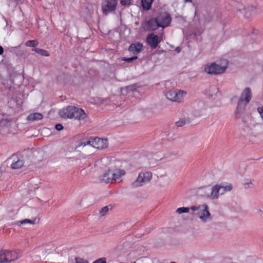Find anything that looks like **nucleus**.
Masks as SVG:
<instances>
[{
	"label": "nucleus",
	"instance_id": "f3484780",
	"mask_svg": "<svg viewBox=\"0 0 263 263\" xmlns=\"http://www.w3.org/2000/svg\"><path fill=\"white\" fill-rule=\"evenodd\" d=\"M143 50V44L139 42L131 44L128 48V50L134 54H137Z\"/></svg>",
	"mask_w": 263,
	"mask_h": 263
},
{
	"label": "nucleus",
	"instance_id": "bb28decb",
	"mask_svg": "<svg viewBox=\"0 0 263 263\" xmlns=\"http://www.w3.org/2000/svg\"><path fill=\"white\" fill-rule=\"evenodd\" d=\"M39 43L36 40H29L25 43V45L27 47H32L34 48L37 46Z\"/></svg>",
	"mask_w": 263,
	"mask_h": 263
},
{
	"label": "nucleus",
	"instance_id": "4c0bfd02",
	"mask_svg": "<svg viewBox=\"0 0 263 263\" xmlns=\"http://www.w3.org/2000/svg\"><path fill=\"white\" fill-rule=\"evenodd\" d=\"M175 51L177 52H180V51H181V49L179 47H177L175 49Z\"/></svg>",
	"mask_w": 263,
	"mask_h": 263
},
{
	"label": "nucleus",
	"instance_id": "ddd939ff",
	"mask_svg": "<svg viewBox=\"0 0 263 263\" xmlns=\"http://www.w3.org/2000/svg\"><path fill=\"white\" fill-rule=\"evenodd\" d=\"M147 30L155 31L159 28L156 18H151L144 21Z\"/></svg>",
	"mask_w": 263,
	"mask_h": 263
},
{
	"label": "nucleus",
	"instance_id": "37998d69",
	"mask_svg": "<svg viewBox=\"0 0 263 263\" xmlns=\"http://www.w3.org/2000/svg\"><path fill=\"white\" fill-rule=\"evenodd\" d=\"M165 52V51L164 50H163L160 51V52Z\"/></svg>",
	"mask_w": 263,
	"mask_h": 263
},
{
	"label": "nucleus",
	"instance_id": "58836bf2",
	"mask_svg": "<svg viewBox=\"0 0 263 263\" xmlns=\"http://www.w3.org/2000/svg\"><path fill=\"white\" fill-rule=\"evenodd\" d=\"M3 120H5V121H7V122H10L11 121V119H8V118H6V119H3Z\"/></svg>",
	"mask_w": 263,
	"mask_h": 263
},
{
	"label": "nucleus",
	"instance_id": "c03bdc74",
	"mask_svg": "<svg viewBox=\"0 0 263 263\" xmlns=\"http://www.w3.org/2000/svg\"><path fill=\"white\" fill-rule=\"evenodd\" d=\"M251 182H250V183H248L247 184L249 185V184H251Z\"/></svg>",
	"mask_w": 263,
	"mask_h": 263
},
{
	"label": "nucleus",
	"instance_id": "f257e3e1",
	"mask_svg": "<svg viewBox=\"0 0 263 263\" xmlns=\"http://www.w3.org/2000/svg\"><path fill=\"white\" fill-rule=\"evenodd\" d=\"M19 257L17 250L2 249L0 251V263L10 262L17 259Z\"/></svg>",
	"mask_w": 263,
	"mask_h": 263
},
{
	"label": "nucleus",
	"instance_id": "f03ea898",
	"mask_svg": "<svg viewBox=\"0 0 263 263\" xmlns=\"http://www.w3.org/2000/svg\"><path fill=\"white\" fill-rule=\"evenodd\" d=\"M118 0H102L101 10L103 15L106 16L114 12L118 5Z\"/></svg>",
	"mask_w": 263,
	"mask_h": 263
},
{
	"label": "nucleus",
	"instance_id": "c756f323",
	"mask_svg": "<svg viewBox=\"0 0 263 263\" xmlns=\"http://www.w3.org/2000/svg\"><path fill=\"white\" fill-rule=\"evenodd\" d=\"M186 121L187 120L185 119V118H182L180 119L179 121H177L175 123V124L177 127H181L186 124Z\"/></svg>",
	"mask_w": 263,
	"mask_h": 263
},
{
	"label": "nucleus",
	"instance_id": "7ed1b4c3",
	"mask_svg": "<svg viewBox=\"0 0 263 263\" xmlns=\"http://www.w3.org/2000/svg\"><path fill=\"white\" fill-rule=\"evenodd\" d=\"M227 68V66H221L215 62H213L205 66L204 71L208 74L217 75L224 73Z\"/></svg>",
	"mask_w": 263,
	"mask_h": 263
},
{
	"label": "nucleus",
	"instance_id": "c9c22d12",
	"mask_svg": "<svg viewBox=\"0 0 263 263\" xmlns=\"http://www.w3.org/2000/svg\"><path fill=\"white\" fill-rule=\"evenodd\" d=\"M201 209V205H199L198 206H192L191 208V210L195 211H199V209Z\"/></svg>",
	"mask_w": 263,
	"mask_h": 263
},
{
	"label": "nucleus",
	"instance_id": "f8f14e48",
	"mask_svg": "<svg viewBox=\"0 0 263 263\" xmlns=\"http://www.w3.org/2000/svg\"><path fill=\"white\" fill-rule=\"evenodd\" d=\"M247 104L242 101V99H239L235 111V117L236 118H240L244 115L245 108Z\"/></svg>",
	"mask_w": 263,
	"mask_h": 263
},
{
	"label": "nucleus",
	"instance_id": "412c9836",
	"mask_svg": "<svg viewBox=\"0 0 263 263\" xmlns=\"http://www.w3.org/2000/svg\"><path fill=\"white\" fill-rule=\"evenodd\" d=\"M43 115L39 112H34L29 114L27 117V120L30 121H38L43 119Z\"/></svg>",
	"mask_w": 263,
	"mask_h": 263
},
{
	"label": "nucleus",
	"instance_id": "2eb2a0df",
	"mask_svg": "<svg viewBox=\"0 0 263 263\" xmlns=\"http://www.w3.org/2000/svg\"><path fill=\"white\" fill-rule=\"evenodd\" d=\"M73 110H74V111H73V118L79 120H84L86 118L87 114L82 108L74 106Z\"/></svg>",
	"mask_w": 263,
	"mask_h": 263
},
{
	"label": "nucleus",
	"instance_id": "0eeeda50",
	"mask_svg": "<svg viewBox=\"0 0 263 263\" xmlns=\"http://www.w3.org/2000/svg\"><path fill=\"white\" fill-rule=\"evenodd\" d=\"M146 41L152 49H156L161 42V39L158 35L151 33L147 35Z\"/></svg>",
	"mask_w": 263,
	"mask_h": 263
},
{
	"label": "nucleus",
	"instance_id": "a211bd4d",
	"mask_svg": "<svg viewBox=\"0 0 263 263\" xmlns=\"http://www.w3.org/2000/svg\"><path fill=\"white\" fill-rule=\"evenodd\" d=\"M154 0H141V9L143 12L148 11L152 9Z\"/></svg>",
	"mask_w": 263,
	"mask_h": 263
},
{
	"label": "nucleus",
	"instance_id": "a19ab883",
	"mask_svg": "<svg viewBox=\"0 0 263 263\" xmlns=\"http://www.w3.org/2000/svg\"><path fill=\"white\" fill-rule=\"evenodd\" d=\"M185 2H191L192 0H184Z\"/></svg>",
	"mask_w": 263,
	"mask_h": 263
},
{
	"label": "nucleus",
	"instance_id": "e433bc0d",
	"mask_svg": "<svg viewBox=\"0 0 263 263\" xmlns=\"http://www.w3.org/2000/svg\"><path fill=\"white\" fill-rule=\"evenodd\" d=\"M4 52V48L0 45V55H2L3 54Z\"/></svg>",
	"mask_w": 263,
	"mask_h": 263
},
{
	"label": "nucleus",
	"instance_id": "7c9ffc66",
	"mask_svg": "<svg viewBox=\"0 0 263 263\" xmlns=\"http://www.w3.org/2000/svg\"><path fill=\"white\" fill-rule=\"evenodd\" d=\"M109 208L108 205L105 206L102 208L100 211V213L101 216H103L106 215V214L108 212Z\"/></svg>",
	"mask_w": 263,
	"mask_h": 263
},
{
	"label": "nucleus",
	"instance_id": "6ab92c4d",
	"mask_svg": "<svg viewBox=\"0 0 263 263\" xmlns=\"http://www.w3.org/2000/svg\"><path fill=\"white\" fill-rule=\"evenodd\" d=\"M111 173V170H107L105 173L100 176V180L106 183H112Z\"/></svg>",
	"mask_w": 263,
	"mask_h": 263
},
{
	"label": "nucleus",
	"instance_id": "a18cd8bd",
	"mask_svg": "<svg viewBox=\"0 0 263 263\" xmlns=\"http://www.w3.org/2000/svg\"><path fill=\"white\" fill-rule=\"evenodd\" d=\"M6 114H3L2 115L4 116H5Z\"/></svg>",
	"mask_w": 263,
	"mask_h": 263
},
{
	"label": "nucleus",
	"instance_id": "b1692460",
	"mask_svg": "<svg viewBox=\"0 0 263 263\" xmlns=\"http://www.w3.org/2000/svg\"><path fill=\"white\" fill-rule=\"evenodd\" d=\"M140 87V85L138 83H134L131 85H129L125 87V89L126 91L128 92L135 91L138 88Z\"/></svg>",
	"mask_w": 263,
	"mask_h": 263
},
{
	"label": "nucleus",
	"instance_id": "423d86ee",
	"mask_svg": "<svg viewBox=\"0 0 263 263\" xmlns=\"http://www.w3.org/2000/svg\"><path fill=\"white\" fill-rule=\"evenodd\" d=\"M186 92L181 90H170L165 94L166 98L172 101L180 102Z\"/></svg>",
	"mask_w": 263,
	"mask_h": 263
},
{
	"label": "nucleus",
	"instance_id": "6e6552de",
	"mask_svg": "<svg viewBox=\"0 0 263 263\" xmlns=\"http://www.w3.org/2000/svg\"><path fill=\"white\" fill-rule=\"evenodd\" d=\"M92 146L98 149H102L107 147V139L100 138L97 137L91 138Z\"/></svg>",
	"mask_w": 263,
	"mask_h": 263
},
{
	"label": "nucleus",
	"instance_id": "dca6fc26",
	"mask_svg": "<svg viewBox=\"0 0 263 263\" xmlns=\"http://www.w3.org/2000/svg\"><path fill=\"white\" fill-rule=\"evenodd\" d=\"M252 99V93L250 88L247 87L242 91L239 99H242V101L248 104Z\"/></svg>",
	"mask_w": 263,
	"mask_h": 263
},
{
	"label": "nucleus",
	"instance_id": "f704fd0d",
	"mask_svg": "<svg viewBox=\"0 0 263 263\" xmlns=\"http://www.w3.org/2000/svg\"><path fill=\"white\" fill-rule=\"evenodd\" d=\"M95 263H106V258L105 257L100 258L95 261Z\"/></svg>",
	"mask_w": 263,
	"mask_h": 263
},
{
	"label": "nucleus",
	"instance_id": "de8ad7c7",
	"mask_svg": "<svg viewBox=\"0 0 263 263\" xmlns=\"http://www.w3.org/2000/svg\"><path fill=\"white\" fill-rule=\"evenodd\" d=\"M92 263H95V261Z\"/></svg>",
	"mask_w": 263,
	"mask_h": 263
},
{
	"label": "nucleus",
	"instance_id": "72a5a7b5",
	"mask_svg": "<svg viewBox=\"0 0 263 263\" xmlns=\"http://www.w3.org/2000/svg\"><path fill=\"white\" fill-rule=\"evenodd\" d=\"M64 127L61 123H57L55 125V129L57 131H61L63 129Z\"/></svg>",
	"mask_w": 263,
	"mask_h": 263
},
{
	"label": "nucleus",
	"instance_id": "2f4dec72",
	"mask_svg": "<svg viewBox=\"0 0 263 263\" xmlns=\"http://www.w3.org/2000/svg\"><path fill=\"white\" fill-rule=\"evenodd\" d=\"M76 263H87L88 261L84 258L77 257L75 258Z\"/></svg>",
	"mask_w": 263,
	"mask_h": 263
},
{
	"label": "nucleus",
	"instance_id": "49530a36",
	"mask_svg": "<svg viewBox=\"0 0 263 263\" xmlns=\"http://www.w3.org/2000/svg\"><path fill=\"white\" fill-rule=\"evenodd\" d=\"M259 212H263L262 211H261V210H259Z\"/></svg>",
	"mask_w": 263,
	"mask_h": 263
},
{
	"label": "nucleus",
	"instance_id": "79ce46f5",
	"mask_svg": "<svg viewBox=\"0 0 263 263\" xmlns=\"http://www.w3.org/2000/svg\"><path fill=\"white\" fill-rule=\"evenodd\" d=\"M205 188H206L205 187H203L201 188V190H202V189H205Z\"/></svg>",
	"mask_w": 263,
	"mask_h": 263
},
{
	"label": "nucleus",
	"instance_id": "c85d7f7f",
	"mask_svg": "<svg viewBox=\"0 0 263 263\" xmlns=\"http://www.w3.org/2000/svg\"><path fill=\"white\" fill-rule=\"evenodd\" d=\"M26 223H30V224H34V221L31 220L29 219H24L22 220L18 221L17 223L18 225H22V224H25Z\"/></svg>",
	"mask_w": 263,
	"mask_h": 263
},
{
	"label": "nucleus",
	"instance_id": "9d476101",
	"mask_svg": "<svg viewBox=\"0 0 263 263\" xmlns=\"http://www.w3.org/2000/svg\"><path fill=\"white\" fill-rule=\"evenodd\" d=\"M12 158L16 157V159H15L11 165V168L13 170L19 169L21 168L24 164V160L21 158H23V156L20 153H17L16 154L13 155Z\"/></svg>",
	"mask_w": 263,
	"mask_h": 263
},
{
	"label": "nucleus",
	"instance_id": "9b49d317",
	"mask_svg": "<svg viewBox=\"0 0 263 263\" xmlns=\"http://www.w3.org/2000/svg\"><path fill=\"white\" fill-rule=\"evenodd\" d=\"M198 214H199L200 219L202 221L205 222L207 219L211 216L209 206L205 204L201 205V209H199Z\"/></svg>",
	"mask_w": 263,
	"mask_h": 263
},
{
	"label": "nucleus",
	"instance_id": "a878e982",
	"mask_svg": "<svg viewBox=\"0 0 263 263\" xmlns=\"http://www.w3.org/2000/svg\"><path fill=\"white\" fill-rule=\"evenodd\" d=\"M138 59V57L137 55H135L130 58L127 57H121V60L128 63H131L134 61Z\"/></svg>",
	"mask_w": 263,
	"mask_h": 263
},
{
	"label": "nucleus",
	"instance_id": "aec40b11",
	"mask_svg": "<svg viewBox=\"0 0 263 263\" xmlns=\"http://www.w3.org/2000/svg\"><path fill=\"white\" fill-rule=\"evenodd\" d=\"M125 174V172L123 170L117 169L115 171L112 170V173H111L112 178H111V179L112 180V182L114 183V182H115L117 180V179L120 178L122 176L124 175Z\"/></svg>",
	"mask_w": 263,
	"mask_h": 263
},
{
	"label": "nucleus",
	"instance_id": "cd10ccee",
	"mask_svg": "<svg viewBox=\"0 0 263 263\" xmlns=\"http://www.w3.org/2000/svg\"><path fill=\"white\" fill-rule=\"evenodd\" d=\"M190 208L188 207H180L177 209L176 212L178 214L187 213L189 212Z\"/></svg>",
	"mask_w": 263,
	"mask_h": 263
},
{
	"label": "nucleus",
	"instance_id": "4468645a",
	"mask_svg": "<svg viewBox=\"0 0 263 263\" xmlns=\"http://www.w3.org/2000/svg\"><path fill=\"white\" fill-rule=\"evenodd\" d=\"M220 190L221 189L219 184H216L212 187L210 194L202 196L212 199H217Z\"/></svg>",
	"mask_w": 263,
	"mask_h": 263
},
{
	"label": "nucleus",
	"instance_id": "393cba45",
	"mask_svg": "<svg viewBox=\"0 0 263 263\" xmlns=\"http://www.w3.org/2000/svg\"><path fill=\"white\" fill-rule=\"evenodd\" d=\"M87 145H90L92 146L91 139L87 140L85 139H82L81 141L78 142V145H77V147H80L81 146H86Z\"/></svg>",
	"mask_w": 263,
	"mask_h": 263
},
{
	"label": "nucleus",
	"instance_id": "1a4fd4ad",
	"mask_svg": "<svg viewBox=\"0 0 263 263\" xmlns=\"http://www.w3.org/2000/svg\"><path fill=\"white\" fill-rule=\"evenodd\" d=\"M74 106H68L66 108H63L59 111V116L65 119H72L73 117V111Z\"/></svg>",
	"mask_w": 263,
	"mask_h": 263
},
{
	"label": "nucleus",
	"instance_id": "ea45409f",
	"mask_svg": "<svg viewBox=\"0 0 263 263\" xmlns=\"http://www.w3.org/2000/svg\"><path fill=\"white\" fill-rule=\"evenodd\" d=\"M210 89H216V88L215 86H212V87H210ZM217 89L218 90V88H217Z\"/></svg>",
	"mask_w": 263,
	"mask_h": 263
},
{
	"label": "nucleus",
	"instance_id": "4be33fe9",
	"mask_svg": "<svg viewBox=\"0 0 263 263\" xmlns=\"http://www.w3.org/2000/svg\"><path fill=\"white\" fill-rule=\"evenodd\" d=\"M32 51L44 57H49L50 55V53L48 51L44 49L34 48L32 49Z\"/></svg>",
	"mask_w": 263,
	"mask_h": 263
},
{
	"label": "nucleus",
	"instance_id": "39448f33",
	"mask_svg": "<svg viewBox=\"0 0 263 263\" xmlns=\"http://www.w3.org/2000/svg\"><path fill=\"white\" fill-rule=\"evenodd\" d=\"M152 177V173L149 172L140 173L137 179L132 183V185L134 187L141 186L144 183L149 182Z\"/></svg>",
	"mask_w": 263,
	"mask_h": 263
},
{
	"label": "nucleus",
	"instance_id": "5701e85b",
	"mask_svg": "<svg viewBox=\"0 0 263 263\" xmlns=\"http://www.w3.org/2000/svg\"><path fill=\"white\" fill-rule=\"evenodd\" d=\"M219 185L221 190H223L221 194L226 192L230 191L233 189V186L231 183L222 182Z\"/></svg>",
	"mask_w": 263,
	"mask_h": 263
},
{
	"label": "nucleus",
	"instance_id": "473e14b6",
	"mask_svg": "<svg viewBox=\"0 0 263 263\" xmlns=\"http://www.w3.org/2000/svg\"><path fill=\"white\" fill-rule=\"evenodd\" d=\"M132 0H120V3L122 6H126L130 4Z\"/></svg>",
	"mask_w": 263,
	"mask_h": 263
},
{
	"label": "nucleus",
	"instance_id": "20e7f679",
	"mask_svg": "<svg viewBox=\"0 0 263 263\" xmlns=\"http://www.w3.org/2000/svg\"><path fill=\"white\" fill-rule=\"evenodd\" d=\"M158 26L160 28H165L168 26L172 21L170 14L166 12H161L158 13L156 17Z\"/></svg>",
	"mask_w": 263,
	"mask_h": 263
}]
</instances>
